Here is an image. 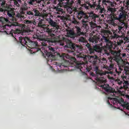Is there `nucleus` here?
Returning a JSON list of instances; mask_svg holds the SVG:
<instances>
[{
    "instance_id": "34",
    "label": "nucleus",
    "mask_w": 129,
    "mask_h": 129,
    "mask_svg": "<svg viewBox=\"0 0 129 129\" xmlns=\"http://www.w3.org/2000/svg\"><path fill=\"white\" fill-rule=\"evenodd\" d=\"M89 24L92 29H94V28L96 27V24L93 22H90Z\"/></svg>"
},
{
    "instance_id": "52",
    "label": "nucleus",
    "mask_w": 129,
    "mask_h": 129,
    "mask_svg": "<svg viewBox=\"0 0 129 129\" xmlns=\"http://www.w3.org/2000/svg\"><path fill=\"white\" fill-rule=\"evenodd\" d=\"M26 32H27V33H31V32H33V30L28 29L27 30H26Z\"/></svg>"
},
{
    "instance_id": "17",
    "label": "nucleus",
    "mask_w": 129,
    "mask_h": 129,
    "mask_svg": "<svg viewBox=\"0 0 129 129\" xmlns=\"http://www.w3.org/2000/svg\"><path fill=\"white\" fill-rule=\"evenodd\" d=\"M125 97H126V98H127V99H128L129 100L128 95H126L125 96ZM122 107L123 108V109H127L128 110H129V103L124 101V103L122 105Z\"/></svg>"
},
{
    "instance_id": "26",
    "label": "nucleus",
    "mask_w": 129,
    "mask_h": 129,
    "mask_svg": "<svg viewBox=\"0 0 129 129\" xmlns=\"http://www.w3.org/2000/svg\"><path fill=\"white\" fill-rule=\"evenodd\" d=\"M41 43V44L40 46H43L44 47H46V46H47V43L49 44V45H53V43L56 42H52V41H48L47 40H45L44 41H42Z\"/></svg>"
},
{
    "instance_id": "15",
    "label": "nucleus",
    "mask_w": 129,
    "mask_h": 129,
    "mask_svg": "<svg viewBox=\"0 0 129 129\" xmlns=\"http://www.w3.org/2000/svg\"><path fill=\"white\" fill-rule=\"evenodd\" d=\"M46 21H47L51 27L54 28L55 30H58L59 29V25H58V23L53 21V20H52V19L50 18H46Z\"/></svg>"
},
{
    "instance_id": "56",
    "label": "nucleus",
    "mask_w": 129,
    "mask_h": 129,
    "mask_svg": "<svg viewBox=\"0 0 129 129\" xmlns=\"http://www.w3.org/2000/svg\"><path fill=\"white\" fill-rule=\"evenodd\" d=\"M22 6L24 7H27V3H24Z\"/></svg>"
},
{
    "instance_id": "41",
    "label": "nucleus",
    "mask_w": 129,
    "mask_h": 129,
    "mask_svg": "<svg viewBox=\"0 0 129 129\" xmlns=\"http://www.w3.org/2000/svg\"><path fill=\"white\" fill-rule=\"evenodd\" d=\"M114 67V65L113 64H110L109 67L107 69V70H111V69H113V68Z\"/></svg>"
},
{
    "instance_id": "60",
    "label": "nucleus",
    "mask_w": 129,
    "mask_h": 129,
    "mask_svg": "<svg viewBox=\"0 0 129 129\" xmlns=\"http://www.w3.org/2000/svg\"><path fill=\"white\" fill-rule=\"evenodd\" d=\"M101 60H102V61H105V58H102L100 59V61H101Z\"/></svg>"
},
{
    "instance_id": "53",
    "label": "nucleus",
    "mask_w": 129,
    "mask_h": 129,
    "mask_svg": "<svg viewBox=\"0 0 129 129\" xmlns=\"http://www.w3.org/2000/svg\"><path fill=\"white\" fill-rule=\"evenodd\" d=\"M121 55H122V57H126V53H122Z\"/></svg>"
},
{
    "instance_id": "10",
    "label": "nucleus",
    "mask_w": 129,
    "mask_h": 129,
    "mask_svg": "<svg viewBox=\"0 0 129 129\" xmlns=\"http://www.w3.org/2000/svg\"><path fill=\"white\" fill-rule=\"evenodd\" d=\"M58 2L59 5L54 7V10H56L55 14H57V15L64 13V11L61 8V6H62L63 8L68 7V0H58Z\"/></svg>"
},
{
    "instance_id": "20",
    "label": "nucleus",
    "mask_w": 129,
    "mask_h": 129,
    "mask_svg": "<svg viewBox=\"0 0 129 129\" xmlns=\"http://www.w3.org/2000/svg\"><path fill=\"white\" fill-rule=\"evenodd\" d=\"M98 37L97 36H94L93 37L89 38V41L93 43V44H96L97 43V41H98Z\"/></svg>"
},
{
    "instance_id": "51",
    "label": "nucleus",
    "mask_w": 129,
    "mask_h": 129,
    "mask_svg": "<svg viewBox=\"0 0 129 129\" xmlns=\"http://www.w3.org/2000/svg\"><path fill=\"white\" fill-rule=\"evenodd\" d=\"M126 51L129 52V44L126 46Z\"/></svg>"
},
{
    "instance_id": "36",
    "label": "nucleus",
    "mask_w": 129,
    "mask_h": 129,
    "mask_svg": "<svg viewBox=\"0 0 129 129\" xmlns=\"http://www.w3.org/2000/svg\"><path fill=\"white\" fill-rule=\"evenodd\" d=\"M68 6L71 7V6H73V4H74V0H68Z\"/></svg>"
},
{
    "instance_id": "45",
    "label": "nucleus",
    "mask_w": 129,
    "mask_h": 129,
    "mask_svg": "<svg viewBox=\"0 0 129 129\" xmlns=\"http://www.w3.org/2000/svg\"><path fill=\"white\" fill-rule=\"evenodd\" d=\"M123 89V86L122 87H120L119 88V90H118V93H120V94H121L122 92H121V91H120V90Z\"/></svg>"
},
{
    "instance_id": "27",
    "label": "nucleus",
    "mask_w": 129,
    "mask_h": 129,
    "mask_svg": "<svg viewBox=\"0 0 129 129\" xmlns=\"http://www.w3.org/2000/svg\"><path fill=\"white\" fill-rule=\"evenodd\" d=\"M109 24L112 25V26H114V27H116V26H117V20L112 19L109 21Z\"/></svg>"
},
{
    "instance_id": "30",
    "label": "nucleus",
    "mask_w": 129,
    "mask_h": 129,
    "mask_svg": "<svg viewBox=\"0 0 129 129\" xmlns=\"http://www.w3.org/2000/svg\"><path fill=\"white\" fill-rule=\"evenodd\" d=\"M128 82L127 81H124L123 83V87L124 88V89H127V88H128Z\"/></svg>"
},
{
    "instance_id": "62",
    "label": "nucleus",
    "mask_w": 129,
    "mask_h": 129,
    "mask_svg": "<svg viewBox=\"0 0 129 129\" xmlns=\"http://www.w3.org/2000/svg\"><path fill=\"white\" fill-rule=\"evenodd\" d=\"M85 9H86V10H88V6H86V7H85Z\"/></svg>"
},
{
    "instance_id": "3",
    "label": "nucleus",
    "mask_w": 129,
    "mask_h": 129,
    "mask_svg": "<svg viewBox=\"0 0 129 129\" xmlns=\"http://www.w3.org/2000/svg\"><path fill=\"white\" fill-rule=\"evenodd\" d=\"M100 87H102V89L105 90L106 94H109L111 96H115L117 98H110L109 97L108 99L111 100L113 104H120L121 107L124 103V100L121 98H119L116 96L117 92L114 91V89L109 87V85L104 84L100 85Z\"/></svg>"
},
{
    "instance_id": "18",
    "label": "nucleus",
    "mask_w": 129,
    "mask_h": 129,
    "mask_svg": "<svg viewBox=\"0 0 129 129\" xmlns=\"http://www.w3.org/2000/svg\"><path fill=\"white\" fill-rule=\"evenodd\" d=\"M67 34L68 37H70V38H74L75 37H76V34H75L73 30H70L67 31Z\"/></svg>"
},
{
    "instance_id": "6",
    "label": "nucleus",
    "mask_w": 129,
    "mask_h": 129,
    "mask_svg": "<svg viewBox=\"0 0 129 129\" xmlns=\"http://www.w3.org/2000/svg\"><path fill=\"white\" fill-rule=\"evenodd\" d=\"M59 43L60 46H64V48H70L72 49L71 52H73L74 53H79L82 50L80 46L73 43L71 40L68 38H63V40Z\"/></svg>"
},
{
    "instance_id": "4",
    "label": "nucleus",
    "mask_w": 129,
    "mask_h": 129,
    "mask_svg": "<svg viewBox=\"0 0 129 129\" xmlns=\"http://www.w3.org/2000/svg\"><path fill=\"white\" fill-rule=\"evenodd\" d=\"M5 5H6L5 2H2V1H0V12L6 11L7 12L8 16H9L10 18H12V21H17L18 18L14 17V16H15V11H14V10L11 8H6ZM9 23H10V20H9V19L3 17H0V24Z\"/></svg>"
},
{
    "instance_id": "33",
    "label": "nucleus",
    "mask_w": 129,
    "mask_h": 129,
    "mask_svg": "<svg viewBox=\"0 0 129 129\" xmlns=\"http://www.w3.org/2000/svg\"><path fill=\"white\" fill-rule=\"evenodd\" d=\"M115 83H116V84H118V85H121L122 84V81H120V80H119V79H117L115 80Z\"/></svg>"
},
{
    "instance_id": "29",
    "label": "nucleus",
    "mask_w": 129,
    "mask_h": 129,
    "mask_svg": "<svg viewBox=\"0 0 129 129\" xmlns=\"http://www.w3.org/2000/svg\"><path fill=\"white\" fill-rule=\"evenodd\" d=\"M27 4H29L30 6H33L34 5V3L35 2H36L37 3H38L40 4L41 3V1H37V0H26Z\"/></svg>"
},
{
    "instance_id": "58",
    "label": "nucleus",
    "mask_w": 129,
    "mask_h": 129,
    "mask_svg": "<svg viewBox=\"0 0 129 129\" xmlns=\"http://www.w3.org/2000/svg\"><path fill=\"white\" fill-rule=\"evenodd\" d=\"M47 16H48V14H44L43 15V18L45 19V18H46L47 17Z\"/></svg>"
},
{
    "instance_id": "37",
    "label": "nucleus",
    "mask_w": 129,
    "mask_h": 129,
    "mask_svg": "<svg viewBox=\"0 0 129 129\" xmlns=\"http://www.w3.org/2000/svg\"><path fill=\"white\" fill-rule=\"evenodd\" d=\"M66 71H67L66 70H57L55 72L56 73H64Z\"/></svg>"
},
{
    "instance_id": "64",
    "label": "nucleus",
    "mask_w": 129,
    "mask_h": 129,
    "mask_svg": "<svg viewBox=\"0 0 129 129\" xmlns=\"http://www.w3.org/2000/svg\"><path fill=\"white\" fill-rule=\"evenodd\" d=\"M109 79H112V78H109Z\"/></svg>"
},
{
    "instance_id": "31",
    "label": "nucleus",
    "mask_w": 129,
    "mask_h": 129,
    "mask_svg": "<svg viewBox=\"0 0 129 129\" xmlns=\"http://www.w3.org/2000/svg\"><path fill=\"white\" fill-rule=\"evenodd\" d=\"M64 9H66L67 11L70 14L73 13V10H72V8L70 7V6H67V7H64Z\"/></svg>"
},
{
    "instance_id": "40",
    "label": "nucleus",
    "mask_w": 129,
    "mask_h": 129,
    "mask_svg": "<svg viewBox=\"0 0 129 129\" xmlns=\"http://www.w3.org/2000/svg\"><path fill=\"white\" fill-rule=\"evenodd\" d=\"M79 42H82L83 43H84L85 42V38H84L83 37H80L79 39Z\"/></svg>"
},
{
    "instance_id": "59",
    "label": "nucleus",
    "mask_w": 129,
    "mask_h": 129,
    "mask_svg": "<svg viewBox=\"0 0 129 129\" xmlns=\"http://www.w3.org/2000/svg\"><path fill=\"white\" fill-rule=\"evenodd\" d=\"M17 1L19 3H20V4H22V0H17ZM22 1H24V0H22Z\"/></svg>"
},
{
    "instance_id": "5",
    "label": "nucleus",
    "mask_w": 129,
    "mask_h": 129,
    "mask_svg": "<svg viewBox=\"0 0 129 129\" xmlns=\"http://www.w3.org/2000/svg\"><path fill=\"white\" fill-rule=\"evenodd\" d=\"M94 71H95L96 75L94 74V73H93V72H90V74L91 76H92V77H95V79H96L97 83H98V84H102V83H104V84H105V82H106V80L103 78H99L98 77V76H103V75H106V74L111 75L113 73H112V72H103L102 70H99L97 66H95L94 67Z\"/></svg>"
},
{
    "instance_id": "23",
    "label": "nucleus",
    "mask_w": 129,
    "mask_h": 129,
    "mask_svg": "<svg viewBox=\"0 0 129 129\" xmlns=\"http://www.w3.org/2000/svg\"><path fill=\"white\" fill-rule=\"evenodd\" d=\"M78 15L77 16L78 20H81V19L83 18V16H84V14L85 13L83 12V11H81L77 12Z\"/></svg>"
},
{
    "instance_id": "11",
    "label": "nucleus",
    "mask_w": 129,
    "mask_h": 129,
    "mask_svg": "<svg viewBox=\"0 0 129 129\" xmlns=\"http://www.w3.org/2000/svg\"><path fill=\"white\" fill-rule=\"evenodd\" d=\"M77 56H78V58H82L84 61L89 60V62H90L94 64H96V62H97V59H98V57L97 56H94L93 55H85L81 53L77 54Z\"/></svg>"
},
{
    "instance_id": "7",
    "label": "nucleus",
    "mask_w": 129,
    "mask_h": 129,
    "mask_svg": "<svg viewBox=\"0 0 129 129\" xmlns=\"http://www.w3.org/2000/svg\"><path fill=\"white\" fill-rule=\"evenodd\" d=\"M7 27H19L18 29H17L16 30H11L10 31V34L11 36H12V37H14V38H15V39H17L16 37L19 35V34H21L22 33V31H24L25 30V25L23 24H18L17 22H13L11 23H10L9 24H7L6 25Z\"/></svg>"
},
{
    "instance_id": "63",
    "label": "nucleus",
    "mask_w": 129,
    "mask_h": 129,
    "mask_svg": "<svg viewBox=\"0 0 129 129\" xmlns=\"http://www.w3.org/2000/svg\"><path fill=\"white\" fill-rule=\"evenodd\" d=\"M107 104H110V103L109 102V101H107Z\"/></svg>"
},
{
    "instance_id": "21",
    "label": "nucleus",
    "mask_w": 129,
    "mask_h": 129,
    "mask_svg": "<svg viewBox=\"0 0 129 129\" xmlns=\"http://www.w3.org/2000/svg\"><path fill=\"white\" fill-rule=\"evenodd\" d=\"M24 15L26 16V17H28V18L30 19L33 18V16H34V13L31 11H28L25 13Z\"/></svg>"
},
{
    "instance_id": "2",
    "label": "nucleus",
    "mask_w": 129,
    "mask_h": 129,
    "mask_svg": "<svg viewBox=\"0 0 129 129\" xmlns=\"http://www.w3.org/2000/svg\"><path fill=\"white\" fill-rule=\"evenodd\" d=\"M125 10L124 8L121 7L117 12L118 17L115 19L117 21L118 32L122 37H124V30L128 28V24L124 21L127 16Z\"/></svg>"
},
{
    "instance_id": "28",
    "label": "nucleus",
    "mask_w": 129,
    "mask_h": 129,
    "mask_svg": "<svg viewBox=\"0 0 129 129\" xmlns=\"http://www.w3.org/2000/svg\"><path fill=\"white\" fill-rule=\"evenodd\" d=\"M115 8H112L111 7H108L107 9V13H109L110 15L114 14L115 13Z\"/></svg>"
},
{
    "instance_id": "54",
    "label": "nucleus",
    "mask_w": 129,
    "mask_h": 129,
    "mask_svg": "<svg viewBox=\"0 0 129 129\" xmlns=\"http://www.w3.org/2000/svg\"><path fill=\"white\" fill-rule=\"evenodd\" d=\"M116 2H119L120 4H121L122 2H123V0H115Z\"/></svg>"
},
{
    "instance_id": "39",
    "label": "nucleus",
    "mask_w": 129,
    "mask_h": 129,
    "mask_svg": "<svg viewBox=\"0 0 129 129\" xmlns=\"http://www.w3.org/2000/svg\"><path fill=\"white\" fill-rule=\"evenodd\" d=\"M125 8V10H127V11H129V0L126 1Z\"/></svg>"
},
{
    "instance_id": "57",
    "label": "nucleus",
    "mask_w": 129,
    "mask_h": 129,
    "mask_svg": "<svg viewBox=\"0 0 129 129\" xmlns=\"http://www.w3.org/2000/svg\"><path fill=\"white\" fill-rule=\"evenodd\" d=\"M38 39H39V40H40V41H43V40H44V39H43V38L38 37Z\"/></svg>"
},
{
    "instance_id": "42",
    "label": "nucleus",
    "mask_w": 129,
    "mask_h": 129,
    "mask_svg": "<svg viewBox=\"0 0 129 129\" xmlns=\"http://www.w3.org/2000/svg\"><path fill=\"white\" fill-rule=\"evenodd\" d=\"M72 23L73 24H78V21H77V20H75V18L74 17L73 18V20L72 21Z\"/></svg>"
},
{
    "instance_id": "43",
    "label": "nucleus",
    "mask_w": 129,
    "mask_h": 129,
    "mask_svg": "<svg viewBox=\"0 0 129 129\" xmlns=\"http://www.w3.org/2000/svg\"><path fill=\"white\" fill-rule=\"evenodd\" d=\"M122 43H123V41L121 40H119L117 42V45H118V46H120L121 45V44H122Z\"/></svg>"
},
{
    "instance_id": "50",
    "label": "nucleus",
    "mask_w": 129,
    "mask_h": 129,
    "mask_svg": "<svg viewBox=\"0 0 129 129\" xmlns=\"http://www.w3.org/2000/svg\"><path fill=\"white\" fill-rule=\"evenodd\" d=\"M86 23H87V21H85L84 19H83L82 20V24H86Z\"/></svg>"
},
{
    "instance_id": "47",
    "label": "nucleus",
    "mask_w": 129,
    "mask_h": 129,
    "mask_svg": "<svg viewBox=\"0 0 129 129\" xmlns=\"http://www.w3.org/2000/svg\"><path fill=\"white\" fill-rule=\"evenodd\" d=\"M90 8H93L94 9H95L96 10V6L95 5H90Z\"/></svg>"
},
{
    "instance_id": "48",
    "label": "nucleus",
    "mask_w": 129,
    "mask_h": 129,
    "mask_svg": "<svg viewBox=\"0 0 129 129\" xmlns=\"http://www.w3.org/2000/svg\"><path fill=\"white\" fill-rule=\"evenodd\" d=\"M124 40L125 41L126 43H128L129 39L127 37H124Z\"/></svg>"
},
{
    "instance_id": "24",
    "label": "nucleus",
    "mask_w": 129,
    "mask_h": 129,
    "mask_svg": "<svg viewBox=\"0 0 129 129\" xmlns=\"http://www.w3.org/2000/svg\"><path fill=\"white\" fill-rule=\"evenodd\" d=\"M89 18H91L92 20L95 21L96 20V18H97V15L93 13V12H91L88 13Z\"/></svg>"
},
{
    "instance_id": "55",
    "label": "nucleus",
    "mask_w": 129,
    "mask_h": 129,
    "mask_svg": "<svg viewBox=\"0 0 129 129\" xmlns=\"http://www.w3.org/2000/svg\"><path fill=\"white\" fill-rule=\"evenodd\" d=\"M77 3L78 5H80L81 4V0H77Z\"/></svg>"
},
{
    "instance_id": "46",
    "label": "nucleus",
    "mask_w": 129,
    "mask_h": 129,
    "mask_svg": "<svg viewBox=\"0 0 129 129\" xmlns=\"http://www.w3.org/2000/svg\"><path fill=\"white\" fill-rule=\"evenodd\" d=\"M88 25L86 23L83 24V28H84L85 29H87Z\"/></svg>"
},
{
    "instance_id": "44",
    "label": "nucleus",
    "mask_w": 129,
    "mask_h": 129,
    "mask_svg": "<svg viewBox=\"0 0 129 129\" xmlns=\"http://www.w3.org/2000/svg\"><path fill=\"white\" fill-rule=\"evenodd\" d=\"M83 18L86 20H88V19H89V16L86 15V14L85 13L84 15L83 16Z\"/></svg>"
},
{
    "instance_id": "14",
    "label": "nucleus",
    "mask_w": 129,
    "mask_h": 129,
    "mask_svg": "<svg viewBox=\"0 0 129 129\" xmlns=\"http://www.w3.org/2000/svg\"><path fill=\"white\" fill-rule=\"evenodd\" d=\"M105 42L106 43V48H107L104 49V54H106V55H107V56H109V55H110V54H111L112 55V53H111V52H119V51H114V50H111L110 49V48H111V47H112V42L110 40H109V39H107V41H106L105 40ZM109 50L111 52H108ZM107 52L109 53V55L107 54Z\"/></svg>"
},
{
    "instance_id": "25",
    "label": "nucleus",
    "mask_w": 129,
    "mask_h": 129,
    "mask_svg": "<svg viewBox=\"0 0 129 129\" xmlns=\"http://www.w3.org/2000/svg\"><path fill=\"white\" fill-rule=\"evenodd\" d=\"M24 24L26 25H28V26H31V25H37V23L35 21H30V20H24Z\"/></svg>"
},
{
    "instance_id": "19",
    "label": "nucleus",
    "mask_w": 129,
    "mask_h": 129,
    "mask_svg": "<svg viewBox=\"0 0 129 129\" xmlns=\"http://www.w3.org/2000/svg\"><path fill=\"white\" fill-rule=\"evenodd\" d=\"M77 35V36H84L85 33L83 32H81V28L78 26L76 27Z\"/></svg>"
},
{
    "instance_id": "32",
    "label": "nucleus",
    "mask_w": 129,
    "mask_h": 129,
    "mask_svg": "<svg viewBox=\"0 0 129 129\" xmlns=\"http://www.w3.org/2000/svg\"><path fill=\"white\" fill-rule=\"evenodd\" d=\"M33 12H34V13H35L34 16H35V17H38L40 16V12H39V11L37 10L36 9H33Z\"/></svg>"
},
{
    "instance_id": "8",
    "label": "nucleus",
    "mask_w": 129,
    "mask_h": 129,
    "mask_svg": "<svg viewBox=\"0 0 129 129\" xmlns=\"http://www.w3.org/2000/svg\"><path fill=\"white\" fill-rule=\"evenodd\" d=\"M19 42L22 46L24 47H28L33 50H37L35 47H38V43L36 41H33L28 37H19Z\"/></svg>"
},
{
    "instance_id": "16",
    "label": "nucleus",
    "mask_w": 129,
    "mask_h": 129,
    "mask_svg": "<svg viewBox=\"0 0 129 129\" xmlns=\"http://www.w3.org/2000/svg\"><path fill=\"white\" fill-rule=\"evenodd\" d=\"M96 11L100 15L101 14H105L106 10L104 9V7L100 6L99 4L96 6Z\"/></svg>"
},
{
    "instance_id": "13",
    "label": "nucleus",
    "mask_w": 129,
    "mask_h": 129,
    "mask_svg": "<svg viewBox=\"0 0 129 129\" xmlns=\"http://www.w3.org/2000/svg\"><path fill=\"white\" fill-rule=\"evenodd\" d=\"M28 11V6H21L20 7V12L17 13L16 17L20 20V21H23L25 19V11Z\"/></svg>"
},
{
    "instance_id": "35",
    "label": "nucleus",
    "mask_w": 129,
    "mask_h": 129,
    "mask_svg": "<svg viewBox=\"0 0 129 129\" xmlns=\"http://www.w3.org/2000/svg\"><path fill=\"white\" fill-rule=\"evenodd\" d=\"M59 56L60 58H62L63 59H65V58H69V56L67 55V54L64 53H62L61 55L59 54Z\"/></svg>"
},
{
    "instance_id": "38",
    "label": "nucleus",
    "mask_w": 129,
    "mask_h": 129,
    "mask_svg": "<svg viewBox=\"0 0 129 129\" xmlns=\"http://www.w3.org/2000/svg\"><path fill=\"white\" fill-rule=\"evenodd\" d=\"M14 6H16V7H18V8L20 7V4H19V1L17 0H14Z\"/></svg>"
},
{
    "instance_id": "61",
    "label": "nucleus",
    "mask_w": 129,
    "mask_h": 129,
    "mask_svg": "<svg viewBox=\"0 0 129 129\" xmlns=\"http://www.w3.org/2000/svg\"><path fill=\"white\" fill-rule=\"evenodd\" d=\"M127 36H128V37L129 38V31H127Z\"/></svg>"
},
{
    "instance_id": "9",
    "label": "nucleus",
    "mask_w": 129,
    "mask_h": 129,
    "mask_svg": "<svg viewBox=\"0 0 129 129\" xmlns=\"http://www.w3.org/2000/svg\"><path fill=\"white\" fill-rule=\"evenodd\" d=\"M37 20H38V27L39 28H42V29L45 30L46 33H48L49 35H50V36H54V33H55V32H57L58 30L54 28L50 29L48 27H50L49 25L44 24V19L38 18Z\"/></svg>"
},
{
    "instance_id": "12",
    "label": "nucleus",
    "mask_w": 129,
    "mask_h": 129,
    "mask_svg": "<svg viewBox=\"0 0 129 129\" xmlns=\"http://www.w3.org/2000/svg\"><path fill=\"white\" fill-rule=\"evenodd\" d=\"M86 46L87 47L91 54H94L95 52L100 53V54H101V52H102L103 49L102 46L100 44L93 45L91 48L90 47V45L89 44H87Z\"/></svg>"
},
{
    "instance_id": "49",
    "label": "nucleus",
    "mask_w": 129,
    "mask_h": 129,
    "mask_svg": "<svg viewBox=\"0 0 129 129\" xmlns=\"http://www.w3.org/2000/svg\"><path fill=\"white\" fill-rule=\"evenodd\" d=\"M115 38H118L117 37V34H114V35L113 36H112V39H114Z\"/></svg>"
},
{
    "instance_id": "1",
    "label": "nucleus",
    "mask_w": 129,
    "mask_h": 129,
    "mask_svg": "<svg viewBox=\"0 0 129 129\" xmlns=\"http://www.w3.org/2000/svg\"><path fill=\"white\" fill-rule=\"evenodd\" d=\"M48 49L50 51L46 54L47 56V61L48 65H51V64H54V65H56V66H58L59 67L62 68V67H67L68 65H69L70 63V64H72V65H76V68L78 69H79L80 71H82L81 69H82V65L83 64V63L80 62H77V60H76V59L74 57H71L70 59V62L68 61L63 60L61 63H58L57 62L52 63V62H53V61H55L56 60L55 54H55V53H56V51L55 49L51 46H49Z\"/></svg>"
},
{
    "instance_id": "22",
    "label": "nucleus",
    "mask_w": 129,
    "mask_h": 129,
    "mask_svg": "<svg viewBox=\"0 0 129 129\" xmlns=\"http://www.w3.org/2000/svg\"><path fill=\"white\" fill-rule=\"evenodd\" d=\"M101 36H102V38L104 41H107V36H108V33L106 32V31H103L101 33Z\"/></svg>"
}]
</instances>
